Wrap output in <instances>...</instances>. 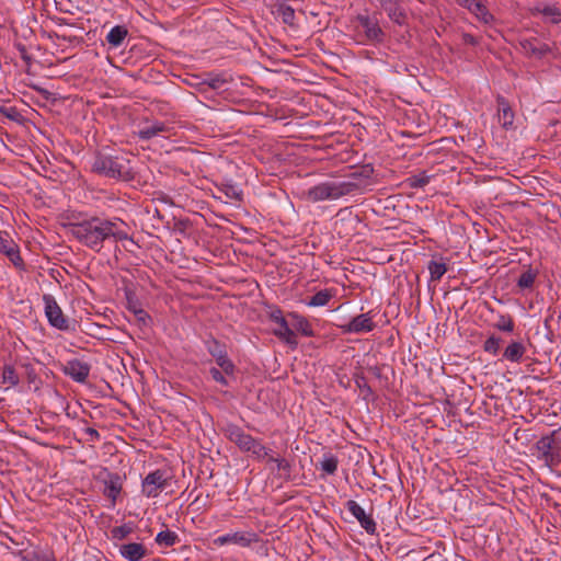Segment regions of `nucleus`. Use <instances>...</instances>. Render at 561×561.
Instances as JSON below:
<instances>
[{
  "label": "nucleus",
  "mask_w": 561,
  "mask_h": 561,
  "mask_svg": "<svg viewBox=\"0 0 561 561\" xmlns=\"http://www.w3.org/2000/svg\"><path fill=\"white\" fill-rule=\"evenodd\" d=\"M121 224V220L92 217L81 222L70 224L69 231L80 243L99 252L105 240L123 241L128 239L127 232L119 228Z\"/></svg>",
  "instance_id": "f257e3e1"
},
{
  "label": "nucleus",
  "mask_w": 561,
  "mask_h": 561,
  "mask_svg": "<svg viewBox=\"0 0 561 561\" xmlns=\"http://www.w3.org/2000/svg\"><path fill=\"white\" fill-rule=\"evenodd\" d=\"M91 169L100 175L125 182L134 180L136 174L131 161L119 156L98 154Z\"/></svg>",
  "instance_id": "f03ea898"
},
{
  "label": "nucleus",
  "mask_w": 561,
  "mask_h": 561,
  "mask_svg": "<svg viewBox=\"0 0 561 561\" xmlns=\"http://www.w3.org/2000/svg\"><path fill=\"white\" fill-rule=\"evenodd\" d=\"M355 188V184L348 182H323L310 187L305 192L308 202L318 203L327 199H337L350 194Z\"/></svg>",
  "instance_id": "7ed1b4c3"
},
{
  "label": "nucleus",
  "mask_w": 561,
  "mask_h": 561,
  "mask_svg": "<svg viewBox=\"0 0 561 561\" xmlns=\"http://www.w3.org/2000/svg\"><path fill=\"white\" fill-rule=\"evenodd\" d=\"M172 480V476L164 469H156L149 472L141 482V493L148 499L159 496Z\"/></svg>",
  "instance_id": "20e7f679"
},
{
  "label": "nucleus",
  "mask_w": 561,
  "mask_h": 561,
  "mask_svg": "<svg viewBox=\"0 0 561 561\" xmlns=\"http://www.w3.org/2000/svg\"><path fill=\"white\" fill-rule=\"evenodd\" d=\"M519 45L523 54L530 58L541 59L549 55L557 56L559 54L554 43H548L535 36L522 38Z\"/></svg>",
  "instance_id": "39448f33"
},
{
  "label": "nucleus",
  "mask_w": 561,
  "mask_h": 561,
  "mask_svg": "<svg viewBox=\"0 0 561 561\" xmlns=\"http://www.w3.org/2000/svg\"><path fill=\"white\" fill-rule=\"evenodd\" d=\"M268 318L277 328L273 330V334L288 345L296 347L298 344L295 332L289 328L287 320L285 319L283 311L279 308H274L268 312Z\"/></svg>",
  "instance_id": "423d86ee"
},
{
  "label": "nucleus",
  "mask_w": 561,
  "mask_h": 561,
  "mask_svg": "<svg viewBox=\"0 0 561 561\" xmlns=\"http://www.w3.org/2000/svg\"><path fill=\"white\" fill-rule=\"evenodd\" d=\"M260 537L252 530L248 531H236L232 534H226L214 539V545L221 547L228 543H233L242 548H249L253 543H257Z\"/></svg>",
  "instance_id": "0eeeda50"
},
{
  "label": "nucleus",
  "mask_w": 561,
  "mask_h": 561,
  "mask_svg": "<svg viewBox=\"0 0 561 561\" xmlns=\"http://www.w3.org/2000/svg\"><path fill=\"white\" fill-rule=\"evenodd\" d=\"M222 433L227 439L236 444L242 453H247L251 448L254 437L245 433L239 425L227 423L222 427Z\"/></svg>",
  "instance_id": "6e6552de"
},
{
  "label": "nucleus",
  "mask_w": 561,
  "mask_h": 561,
  "mask_svg": "<svg viewBox=\"0 0 561 561\" xmlns=\"http://www.w3.org/2000/svg\"><path fill=\"white\" fill-rule=\"evenodd\" d=\"M207 351L215 358L217 365L224 371V374L228 376L233 375L236 366L228 357L227 351L222 344H220L217 340L208 341Z\"/></svg>",
  "instance_id": "1a4fd4ad"
},
{
  "label": "nucleus",
  "mask_w": 561,
  "mask_h": 561,
  "mask_svg": "<svg viewBox=\"0 0 561 561\" xmlns=\"http://www.w3.org/2000/svg\"><path fill=\"white\" fill-rule=\"evenodd\" d=\"M376 328L371 312L360 313L354 317L350 322L341 324L343 333L362 334L371 332Z\"/></svg>",
  "instance_id": "9d476101"
},
{
  "label": "nucleus",
  "mask_w": 561,
  "mask_h": 561,
  "mask_svg": "<svg viewBox=\"0 0 561 561\" xmlns=\"http://www.w3.org/2000/svg\"><path fill=\"white\" fill-rule=\"evenodd\" d=\"M44 301L45 313L48 322L59 330H68V320L64 317V313L56 300L51 296L46 295L44 296Z\"/></svg>",
  "instance_id": "9b49d317"
},
{
  "label": "nucleus",
  "mask_w": 561,
  "mask_h": 561,
  "mask_svg": "<svg viewBox=\"0 0 561 561\" xmlns=\"http://www.w3.org/2000/svg\"><path fill=\"white\" fill-rule=\"evenodd\" d=\"M90 370V364L78 358L69 359L62 367L65 375L80 383H84L87 381Z\"/></svg>",
  "instance_id": "f8f14e48"
},
{
  "label": "nucleus",
  "mask_w": 561,
  "mask_h": 561,
  "mask_svg": "<svg viewBox=\"0 0 561 561\" xmlns=\"http://www.w3.org/2000/svg\"><path fill=\"white\" fill-rule=\"evenodd\" d=\"M347 511L358 520L360 526L370 535L377 530V525L371 515H367L364 508L354 500L346 503Z\"/></svg>",
  "instance_id": "ddd939ff"
},
{
  "label": "nucleus",
  "mask_w": 561,
  "mask_h": 561,
  "mask_svg": "<svg viewBox=\"0 0 561 561\" xmlns=\"http://www.w3.org/2000/svg\"><path fill=\"white\" fill-rule=\"evenodd\" d=\"M357 20L368 42L380 43L383 41L385 33L379 26L378 21L367 15H358Z\"/></svg>",
  "instance_id": "4468645a"
},
{
  "label": "nucleus",
  "mask_w": 561,
  "mask_h": 561,
  "mask_svg": "<svg viewBox=\"0 0 561 561\" xmlns=\"http://www.w3.org/2000/svg\"><path fill=\"white\" fill-rule=\"evenodd\" d=\"M0 252L7 255L15 266H20L23 262L19 247L10 234L3 230H0Z\"/></svg>",
  "instance_id": "2eb2a0df"
},
{
  "label": "nucleus",
  "mask_w": 561,
  "mask_h": 561,
  "mask_svg": "<svg viewBox=\"0 0 561 561\" xmlns=\"http://www.w3.org/2000/svg\"><path fill=\"white\" fill-rule=\"evenodd\" d=\"M123 489V479L118 473L107 472L104 479L103 494L111 500L114 506Z\"/></svg>",
  "instance_id": "dca6fc26"
},
{
  "label": "nucleus",
  "mask_w": 561,
  "mask_h": 561,
  "mask_svg": "<svg viewBox=\"0 0 561 561\" xmlns=\"http://www.w3.org/2000/svg\"><path fill=\"white\" fill-rule=\"evenodd\" d=\"M121 556L128 561H140L148 554V549L140 542H128L118 548Z\"/></svg>",
  "instance_id": "f3484780"
},
{
  "label": "nucleus",
  "mask_w": 561,
  "mask_h": 561,
  "mask_svg": "<svg viewBox=\"0 0 561 561\" xmlns=\"http://www.w3.org/2000/svg\"><path fill=\"white\" fill-rule=\"evenodd\" d=\"M169 130V126L165 123L154 121L151 123L145 124L142 127L139 128L137 131V135L142 140H149L153 137H157L163 133H167Z\"/></svg>",
  "instance_id": "a211bd4d"
},
{
  "label": "nucleus",
  "mask_w": 561,
  "mask_h": 561,
  "mask_svg": "<svg viewBox=\"0 0 561 561\" xmlns=\"http://www.w3.org/2000/svg\"><path fill=\"white\" fill-rule=\"evenodd\" d=\"M525 353L526 346L523 342L512 341L504 350L503 358L512 363H519L522 362Z\"/></svg>",
  "instance_id": "6ab92c4d"
},
{
  "label": "nucleus",
  "mask_w": 561,
  "mask_h": 561,
  "mask_svg": "<svg viewBox=\"0 0 561 561\" xmlns=\"http://www.w3.org/2000/svg\"><path fill=\"white\" fill-rule=\"evenodd\" d=\"M499 119L501 125L508 129L513 127L514 123V112L512 111L510 104L505 101L504 98H499Z\"/></svg>",
  "instance_id": "aec40b11"
},
{
  "label": "nucleus",
  "mask_w": 561,
  "mask_h": 561,
  "mask_svg": "<svg viewBox=\"0 0 561 561\" xmlns=\"http://www.w3.org/2000/svg\"><path fill=\"white\" fill-rule=\"evenodd\" d=\"M553 436H554V433H552L550 435L542 436L537 440V443L535 445L538 454L546 461H548L549 459L552 458V447H553V443H554Z\"/></svg>",
  "instance_id": "412c9836"
},
{
  "label": "nucleus",
  "mask_w": 561,
  "mask_h": 561,
  "mask_svg": "<svg viewBox=\"0 0 561 561\" xmlns=\"http://www.w3.org/2000/svg\"><path fill=\"white\" fill-rule=\"evenodd\" d=\"M128 35V30L124 25H116L111 28L106 35L107 43L113 47H119Z\"/></svg>",
  "instance_id": "4be33fe9"
},
{
  "label": "nucleus",
  "mask_w": 561,
  "mask_h": 561,
  "mask_svg": "<svg viewBox=\"0 0 561 561\" xmlns=\"http://www.w3.org/2000/svg\"><path fill=\"white\" fill-rule=\"evenodd\" d=\"M383 10L387 12V15L393 23L398 25H403L407 23L408 15L404 9L401 7L400 0L397 1L396 4L389 5Z\"/></svg>",
  "instance_id": "5701e85b"
},
{
  "label": "nucleus",
  "mask_w": 561,
  "mask_h": 561,
  "mask_svg": "<svg viewBox=\"0 0 561 561\" xmlns=\"http://www.w3.org/2000/svg\"><path fill=\"white\" fill-rule=\"evenodd\" d=\"M468 10L484 24H489L493 21V15L480 0H473L468 7Z\"/></svg>",
  "instance_id": "b1692460"
},
{
  "label": "nucleus",
  "mask_w": 561,
  "mask_h": 561,
  "mask_svg": "<svg viewBox=\"0 0 561 561\" xmlns=\"http://www.w3.org/2000/svg\"><path fill=\"white\" fill-rule=\"evenodd\" d=\"M289 317L294 320L295 329L305 336H313L314 332L308 319L297 312H290Z\"/></svg>",
  "instance_id": "393cba45"
},
{
  "label": "nucleus",
  "mask_w": 561,
  "mask_h": 561,
  "mask_svg": "<svg viewBox=\"0 0 561 561\" xmlns=\"http://www.w3.org/2000/svg\"><path fill=\"white\" fill-rule=\"evenodd\" d=\"M334 289H322L316 293L310 300L307 302L309 307H323L329 304V301L334 297Z\"/></svg>",
  "instance_id": "a878e982"
},
{
  "label": "nucleus",
  "mask_w": 561,
  "mask_h": 561,
  "mask_svg": "<svg viewBox=\"0 0 561 561\" xmlns=\"http://www.w3.org/2000/svg\"><path fill=\"white\" fill-rule=\"evenodd\" d=\"M427 268L430 272L431 280L439 282L444 274L447 272V264L445 263L444 259L440 257L439 260L430 261Z\"/></svg>",
  "instance_id": "bb28decb"
},
{
  "label": "nucleus",
  "mask_w": 561,
  "mask_h": 561,
  "mask_svg": "<svg viewBox=\"0 0 561 561\" xmlns=\"http://www.w3.org/2000/svg\"><path fill=\"white\" fill-rule=\"evenodd\" d=\"M538 276V272L530 266L525 270L517 279V287L520 290L531 289L534 287L535 280Z\"/></svg>",
  "instance_id": "cd10ccee"
},
{
  "label": "nucleus",
  "mask_w": 561,
  "mask_h": 561,
  "mask_svg": "<svg viewBox=\"0 0 561 561\" xmlns=\"http://www.w3.org/2000/svg\"><path fill=\"white\" fill-rule=\"evenodd\" d=\"M271 451L272 450L266 447L261 439L254 437L251 444V448H249L247 453L250 454L254 459L263 461L267 458Z\"/></svg>",
  "instance_id": "c85d7f7f"
},
{
  "label": "nucleus",
  "mask_w": 561,
  "mask_h": 561,
  "mask_svg": "<svg viewBox=\"0 0 561 561\" xmlns=\"http://www.w3.org/2000/svg\"><path fill=\"white\" fill-rule=\"evenodd\" d=\"M228 81L229 79L224 73H208L203 83L214 90H219L222 89Z\"/></svg>",
  "instance_id": "c756f323"
},
{
  "label": "nucleus",
  "mask_w": 561,
  "mask_h": 561,
  "mask_svg": "<svg viewBox=\"0 0 561 561\" xmlns=\"http://www.w3.org/2000/svg\"><path fill=\"white\" fill-rule=\"evenodd\" d=\"M179 540L180 539H179L178 534L174 531H171L169 529L162 530V531L158 533V535L156 536V542L159 546H164V547H172L175 543H178Z\"/></svg>",
  "instance_id": "7c9ffc66"
},
{
  "label": "nucleus",
  "mask_w": 561,
  "mask_h": 561,
  "mask_svg": "<svg viewBox=\"0 0 561 561\" xmlns=\"http://www.w3.org/2000/svg\"><path fill=\"white\" fill-rule=\"evenodd\" d=\"M134 531L131 523H126L121 526H115L111 529V538L115 541L126 539Z\"/></svg>",
  "instance_id": "2f4dec72"
},
{
  "label": "nucleus",
  "mask_w": 561,
  "mask_h": 561,
  "mask_svg": "<svg viewBox=\"0 0 561 561\" xmlns=\"http://www.w3.org/2000/svg\"><path fill=\"white\" fill-rule=\"evenodd\" d=\"M2 383L9 387H15L20 382V377L12 365H5L2 370Z\"/></svg>",
  "instance_id": "473e14b6"
},
{
  "label": "nucleus",
  "mask_w": 561,
  "mask_h": 561,
  "mask_svg": "<svg viewBox=\"0 0 561 561\" xmlns=\"http://www.w3.org/2000/svg\"><path fill=\"white\" fill-rule=\"evenodd\" d=\"M493 327L499 331L511 333L515 329L514 319L510 314H499Z\"/></svg>",
  "instance_id": "72a5a7b5"
},
{
  "label": "nucleus",
  "mask_w": 561,
  "mask_h": 561,
  "mask_svg": "<svg viewBox=\"0 0 561 561\" xmlns=\"http://www.w3.org/2000/svg\"><path fill=\"white\" fill-rule=\"evenodd\" d=\"M266 462H273L276 465L278 471L284 476L289 477L291 472V463L284 457H273L271 453L265 459Z\"/></svg>",
  "instance_id": "f704fd0d"
},
{
  "label": "nucleus",
  "mask_w": 561,
  "mask_h": 561,
  "mask_svg": "<svg viewBox=\"0 0 561 561\" xmlns=\"http://www.w3.org/2000/svg\"><path fill=\"white\" fill-rule=\"evenodd\" d=\"M501 343L502 339L495 334H492L483 342L482 348L485 353L495 356L500 351Z\"/></svg>",
  "instance_id": "c9c22d12"
},
{
  "label": "nucleus",
  "mask_w": 561,
  "mask_h": 561,
  "mask_svg": "<svg viewBox=\"0 0 561 561\" xmlns=\"http://www.w3.org/2000/svg\"><path fill=\"white\" fill-rule=\"evenodd\" d=\"M539 11L546 19H548L553 24H557L561 21V12L554 5H546Z\"/></svg>",
  "instance_id": "e433bc0d"
},
{
  "label": "nucleus",
  "mask_w": 561,
  "mask_h": 561,
  "mask_svg": "<svg viewBox=\"0 0 561 561\" xmlns=\"http://www.w3.org/2000/svg\"><path fill=\"white\" fill-rule=\"evenodd\" d=\"M337 458L332 455L324 457V459L320 462L321 469L328 474L335 473V471L337 470Z\"/></svg>",
  "instance_id": "4c0bfd02"
},
{
  "label": "nucleus",
  "mask_w": 561,
  "mask_h": 561,
  "mask_svg": "<svg viewBox=\"0 0 561 561\" xmlns=\"http://www.w3.org/2000/svg\"><path fill=\"white\" fill-rule=\"evenodd\" d=\"M278 14L285 24L294 25L295 23V10L289 5H280L278 8Z\"/></svg>",
  "instance_id": "58836bf2"
},
{
  "label": "nucleus",
  "mask_w": 561,
  "mask_h": 561,
  "mask_svg": "<svg viewBox=\"0 0 561 561\" xmlns=\"http://www.w3.org/2000/svg\"><path fill=\"white\" fill-rule=\"evenodd\" d=\"M22 561H56L51 554L42 552H27L22 556Z\"/></svg>",
  "instance_id": "ea45409f"
},
{
  "label": "nucleus",
  "mask_w": 561,
  "mask_h": 561,
  "mask_svg": "<svg viewBox=\"0 0 561 561\" xmlns=\"http://www.w3.org/2000/svg\"><path fill=\"white\" fill-rule=\"evenodd\" d=\"M0 114L13 122H19L21 118L20 112L14 106L0 105Z\"/></svg>",
  "instance_id": "a19ab883"
},
{
  "label": "nucleus",
  "mask_w": 561,
  "mask_h": 561,
  "mask_svg": "<svg viewBox=\"0 0 561 561\" xmlns=\"http://www.w3.org/2000/svg\"><path fill=\"white\" fill-rule=\"evenodd\" d=\"M221 191L230 201L239 202L242 199V192L233 185H225Z\"/></svg>",
  "instance_id": "79ce46f5"
},
{
  "label": "nucleus",
  "mask_w": 561,
  "mask_h": 561,
  "mask_svg": "<svg viewBox=\"0 0 561 561\" xmlns=\"http://www.w3.org/2000/svg\"><path fill=\"white\" fill-rule=\"evenodd\" d=\"M430 180H431L430 175H427L425 173H421V174L413 175L410 178V185L412 187H424L425 185H427L430 183Z\"/></svg>",
  "instance_id": "37998d69"
},
{
  "label": "nucleus",
  "mask_w": 561,
  "mask_h": 561,
  "mask_svg": "<svg viewBox=\"0 0 561 561\" xmlns=\"http://www.w3.org/2000/svg\"><path fill=\"white\" fill-rule=\"evenodd\" d=\"M222 373H224V371H221L219 368H216V367H211V368L209 369V374H210L211 378H213L216 382H218V383H220V385H222V386L227 387L229 383H228V380H227V378L224 376V374H222Z\"/></svg>",
  "instance_id": "c03bdc74"
},
{
  "label": "nucleus",
  "mask_w": 561,
  "mask_h": 561,
  "mask_svg": "<svg viewBox=\"0 0 561 561\" xmlns=\"http://www.w3.org/2000/svg\"><path fill=\"white\" fill-rule=\"evenodd\" d=\"M84 433L90 436L91 442H99L100 440V433L93 428V427H87L84 428Z\"/></svg>",
  "instance_id": "a18cd8bd"
},
{
  "label": "nucleus",
  "mask_w": 561,
  "mask_h": 561,
  "mask_svg": "<svg viewBox=\"0 0 561 561\" xmlns=\"http://www.w3.org/2000/svg\"><path fill=\"white\" fill-rule=\"evenodd\" d=\"M462 41L465 44L472 45V46L478 44L477 38L473 35L468 34V33L462 34Z\"/></svg>",
  "instance_id": "49530a36"
},
{
  "label": "nucleus",
  "mask_w": 561,
  "mask_h": 561,
  "mask_svg": "<svg viewBox=\"0 0 561 561\" xmlns=\"http://www.w3.org/2000/svg\"><path fill=\"white\" fill-rule=\"evenodd\" d=\"M135 313L137 314L138 319L141 321H145V319L148 318L147 312L142 309L135 311Z\"/></svg>",
  "instance_id": "de8ad7c7"
},
{
  "label": "nucleus",
  "mask_w": 561,
  "mask_h": 561,
  "mask_svg": "<svg viewBox=\"0 0 561 561\" xmlns=\"http://www.w3.org/2000/svg\"><path fill=\"white\" fill-rule=\"evenodd\" d=\"M461 7L468 9V7L470 5V3L473 1V0H456Z\"/></svg>",
  "instance_id": "09e8293b"
},
{
  "label": "nucleus",
  "mask_w": 561,
  "mask_h": 561,
  "mask_svg": "<svg viewBox=\"0 0 561 561\" xmlns=\"http://www.w3.org/2000/svg\"><path fill=\"white\" fill-rule=\"evenodd\" d=\"M2 400H3V399H2V398H0V403L2 402Z\"/></svg>",
  "instance_id": "8fccbe9b"
}]
</instances>
